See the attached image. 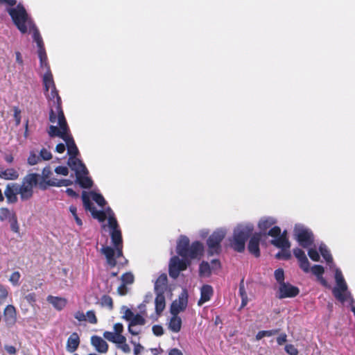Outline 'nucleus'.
Masks as SVG:
<instances>
[{
  "instance_id": "nucleus-64",
  "label": "nucleus",
  "mask_w": 355,
  "mask_h": 355,
  "mask_svg": "<svg viewBox=\"0 0 355 355\" xmlns=\"http://www.w3.org/2000/svg\"><path fill=\"white\" fill-rule=\"evenodd\" d=\"M168 355H183V354L179 349H173L171 350Z\"/></svg>"
},
{
  "instance_id": "nucleus-12",
  "label": "nucleus",
  "mask_w": 355,
  "mask_h": 355,
  "mask_svg": "<svg viewBox=\"0 0 355 355\" xmlns=\"http://www.w3.org/2000/svg\"><path fill=\"white\" fill-rule=\"evenodd\" d=\"M279 298L293 297L299 293V289L289 284L282 283L279 285Z\"/></svg>"
},
{
  "instance_id": "nucleus-58",
  "label": "nucleus",
  "mask_w": 355,
  "mask_h": 355,
  "mask_svg": "<svg viewBox=\"0 0 355 355\" xmlns=\"http://www.w3.org/2000/svg\"><path fill=\"white\" fill-rule=\"evenodd\" d=\"M5 349L10 354H15L16 353L15 347L12 345H6Z\"/></svg>"
},
{
  "instance_id": "nucleus-9",
  "label": "nucleus",
  "mask_w": 355,
  "mask_h": 355,
  "mask_svg": "<svg viewBox=\"0 0 355 355\" xmlns=\"http://www.w3.org/2000/svg\"><path fill=\"white\" fill-rule=\"evenodd\" d=\"M294 236L299 244L304 248L311 247L314 240L313 234L311 230L302 224L295 225Z\"/></svg>"
},
{
  "instance_id": "nucleus-40",
  "label": "nucleus",
  "mask_w": 355,
  "mask_h": 355,
  "mask_svg": "<svg viewBox=\"0 0 355 355\" xmlns=\"http://www.w3.org/2000/svg\"><path fill=\"white\" fill-rule=\"evenodd\" d=\"M121 281L124 284H132L134 281V276L130 272H127L122 275Z\"/></svg>"
},
{
  "instance_id": "nucleus-19",
  "label": "nucleus",
  "mask_w": 355,
  "mask_h": 355,
  "mask_svg": "<svg viewBox=\"0 0 355 355\" xmlns=\"http://www.w3.org/2000/svg\"><path fill=\"white\" fill-rule=\"evenodd\" d=\"M213 288L209 285H204L200 289V298L198 302V306H202L204 303L210 300L213 295Z\"/></svg>"
},
{
  "instance_id": "nucleus-45",
  "label": "nucleus",
  "mask_w": 355,
  "mask_h": 355,
  "mask_svg": "<svg viewBox=\"0 0 355 355\" xmlns=\"http://www.w3.org/2000/svg\"><path fill=\"white\" fill-rule=\"evenodd\" d=\"M9 223L10 224L11 230L16 233L19 232V227L18 225L17 216H15L12 220L9 221Z\"/></svg>"
},
{
  "instance_id": "nucleus-27",
  "label": "nucleus",
  "mask_w": 355,
  "mask_h": 355,
  "mask_svg": "<svg viewBox=\"0 0 355 355\" xmlns=\"http://www.w3.org/2000/svg\"><path fill=\"white\" fill-rule=\"evenodd\" d=\"M16 216L15 213L6 207L0 208V220L8 222Z\"/></svg>"
},
{
  "instance_id": "nucleus-13",
  "label": "nucleus",
  "mask_w": 355,
  "mask_h": 355,
  "mask_svg": "<svg viewBox=\"0 0 355 355\" xmlns=\"http://www.w3.org/2000/svg\"><path fill=\"white\" fill-rule=\"evenodd\" d=\"M4 195L6 198L7 202L9 204L16 203L18 200V191L17 189V183H10L6 187Z\"/></svg>"
},
{
  "instance_id": "nucleus-57",
  "label": "nucleus",
  "mask_w": 355,
  "mask_h": 355,
  "mask_svg": "<svg viewBox=\"0 0 355 355\" xmlns=\"http://www.w3.org/2000/svg\"><path fill=\"white\" fill-rule=\"evenodd\" d=\"M132 343L135 345L134 354L135 355L139 354L143 350V347L140 344H136L133 341H132Z\"/></svg>"
},
{
  "instance_id": "nucleus-28",
  "label": "nucleus",
  "mask_w": 355,
  "mask_h": 355,
  "mask_svg": "<svg viewBox=\"0 0 355 355\" xmlns=\"http://www.w3.org/2000/svg\"><path fill=\"white\" fill-rule=\"evenodd\" d=\"M200 275L202 277H208L211 272V268L209 263L207 261H202L200 265Z\"/></svg>"
},
{
  "instance_id": "nucleus-56",
  "label": "nucleus",
  "mask_w": 355,
  "mask_h": 355,
  "mask_svg": "<svg viewBox=\"0 0 355 355\" xmlns=\"http://www.w3.org/2000/svg\"><path fill=\"white\" fill-rule=\"evenodd\" d=\"M239 294L241 297H243L247 295V293L245 289L243 279L241 280L239 285Z\"/></svg>"
},
{
  "instance_id": "nucleus-4",
  "label": "nucleus",
  "mask_w": 355,
  "mask_h": 355,
  "mask_svg": "<svg viewBox=\"0 0 355 355\" xmlns=\"http://www.w3.org/2000/svg\"><path fill=\"white\" fill-rule=\"evenodd\" d=\"M176 251L182 259L177 256L171 259L169 275L174 279L178 277L180 271L187 268L190 263V259H199L202 256L204 246L199 241H195L189 245V238L186 236H180L178 241Z\"/></svg>"
},
{
  "instance_id": "nucleus-53",
  "label": "nucleus",
  "mask_w": 355,
  "mask_h": 355,
  "mask_svg": "<svg viewBox=\"0 0 355 355\" xmlns=\"http://www.w3.org/2000/svg\"><path fill=\"white\" fill-rule=\"evenodd\" d=\"M153 331L155 336H162L163 334V328L159 325H155L153 327Z\"/></svg>"
},
{
  "instance_id": "nucleus-20",
  "label": "nucleus",
  "mask_w": 355,
  "mask_h": 355,
  "mask_svg": "<svg viewBox=\"0 0 355 355\" xmlns=\"http://www.w3.org/2000/svg\"><path fill=\"white\" fill-rule=\"evenodd\" d=\"M168 286L167 275L165 273L160 275L155 282V293H164Z\"/></svg>"
},
{
  "instance_id": "nucleus-3",
  "label": "nucleus",
  "mask_w": 355,
  "mask_h": 355,
  "mask_svg": "<svg viewBox=\"0 0 355 355\" xmlns=\"http://www.w3.org/2000/svg\"><path fill=\"white\" fill-rule=\"evenodd\" d=\"M60 116L56 119L53 114H51V122L56 123L57 125H51L48 131L51 137H59L66 143L69 158L68 165L76 173V180L83 188H90L92 186V180L87 176L88 171L85 164L76 157L79 151L72 137L69 134V127L67 125L64 113L57 109Z\"/></svg>"
},
{
  "instance_id": "nucleus-1",
  "label": "nucleus",
  "mask_w": 355,
  "mask_h": 355,
  "mask_svg": "<svg viewBox=\"0 0 355 355\" xmlns=\"http://www.w3.org/2000/svg\"><path fill=\"white\" fill-rule=\"evenodd\" d=\"M90 198L102 207L106 202L101 194L96 192L92 191L89 195L85 191L83 193L82 198L85 209L89 210L92 216L100 222L107 219V225H104L103 227L105 228L107 226L109 228L113 247L103 245L101 252L105 257L107 264L114 267L116 264V259L123 255V239L121 229L112 210L110 207L104 211L96 210L91 202Z\"/></svg>"
},
{
  "instance_id": "nucleus-63",
  "label": "nucleus",
  "mask_w": 355,
  "mask_h": 355,
  "mask_svg": "<svg viewBox=\"0 0 355 355\" xmlns=\"http://www.w3.org/2000/svg\"><path fill=\"white\" fill-rule=\"evenodd\" d=\"M241 297V307H244L245 306L247 305V304L248 302V295H244L243 297Z\"/></svg>"
},
{
  "instance_id": "nucleus-41",
  "label": "nucleus",
  "mask_w": 355,
  "mask_h": 355,
  "mask_svg": "<svg viewBox=\"0 0 355 355\" xmlns=\"http://www.w3.org/2000/svg\"><path fill=\"white\" fill-rule=\"evenodd\" d=\"M86 321H88L91 324H96L97 318L96 317L95 313L93 311H88L86 314Z\"/></svg>"
},
{
  "instance_id": "nucleus-7",
  "label": "nucleus",
  "mask_w": 355,
  "mask_h": 355,
  "mask_svg": "<svg viewBox=\"0 0 355 355\" xmlns=\"http://www.w3.org/2000/svg\"><path fill=\"white\" fill-rule=\"evenodd\" d=\"M39 176L37 173H29L23 178L21 184L17 183L18 194L21 200H28L32 198L33 189L38 183Z\"/></svg>"
},
{
  "instance_id": "nucleus-35",
  "label": "nucleus",
  "mask_w": 355,
  "mask_h": 355,
  "mask_svg": "<svg viewBox=\"0 0 355 355\" xmlns=\"http://www.w3.org/2000/svg\"><path fill=\"white\" fill-rule=\"evenodd\" d=\"M311 270L312 273L317 277V278L322 276V274L324 273V268L320 265H314L311 268Z\"/></svg>"
},
{
  "instance_id": "nucleus-47",
  "label": "nucleus",
  "mask_w": 355,
  "mask_h": 355,
  "mask_svg": "<svg viewBox=\"0 0 355 355\" xmlns=\"http://www.w3.org/2000/svg\"><path fill=\"white\" fill-rule=\"evenodd\" d=\"M55 172L59 175H67L69 170L67 166H58L55 168Z\"/></svg>"
},
{
  "instance_id": "nucleus-2",
  "label": "nucleus",
  "mask_w": 355,
  "mask_h": 355,
  "mask_svg": "<svg viewBox=\"0 0 355 355\" xmlns=\"http://www.w3.org/2000/svg\"><path fill=\"white\" fill-rule=\"evenodd\" d=\"M7 10L12 17L14 24L22 33H26L28 29L33 32V40L36 43L38 49L37 53L42 71V76L44 90L45 92H49L51 89L55 87V85L50 67L47 62V55L44 46L43 40L38 29L29 17L24 7L21 4H18L14 8H9Z\"/></svg>"
},
{
  "instance_id": "nucleus-5",
  "label": "nucleus",
  "mask_w": 355,
  "mask_h": 355,
  "mask_svg": "<svg viewBox=\"0 0 355 355\" xmlns=\"http://www.w3.org/2000/svg\"><path fill=\"white\" fill-rule=\"evenodd\" d=\"M253 230L254 226L250 223L238 225L230 239L231 247L239 252H243L245 250V241Z\"/></svg>"
},
{
  "instance_id": "nucleus-10",
  "label": "nucleus",
  "mask_w": 355,
  "mask_h": 355,
  "mask_svg": "<svg viewBox=\"0 0 355 355\" xmlns=\"http://www.w3.org/2000/svg\"><path fill=\"white\" fill-rule=\"evenodd\" d=\"M49 91L50 92H46V96L53 103L49 116V120L51 121V116L52 114L56 119H58L60 116L59 112L57 111L58 108H59V111H60L62 113H63V112L61 108V99L58 95L56 88L54 87L51 89Z\"/></svg>"
},
{
  "instance_id": "nucleus-26",
  "label": "nucleus",
  "mask_w": 355,
  "mask_h": 355,
  "mask_svg": "<svg viewBox=\"0 0 355 355\" xmlns=\"http://www.w3.org/2000/svg\"><path fill=\"white\" fill-rule=\"evenodd\" d=\"M182 325V320L178 315H173L170 322H169V329L173 332H178L181 329Z\"/></svg>"
},
{
  "instance_id": "nucleus-43",
  "label": "nucleus",
  "mask_w": 355,
  "mask_h": 355,
  "mask_svg": "<svg viewBox=\"0 0 355 355\" xmlns=\"http://www.w3.org/2000/svg\"><path fill=\"white\" fill-rule=\"evenodd\" d=\"M40 159L49 160L52 157V155L50 151L45 148H42L40 152Z\"/></svg>"
},
{
  "instance_id": "nucleus-38",
  "label": "nucleus",
  "mask_w": 355,
  "mask_h": 355,
  "mask_svg": "<svg viewBox=\"0 0 355 355\" xmlns=\"http://www.w3.org/2000/svg\"><path fill=\"white\" fill-rule=\"evenodd\" d=\"M275 279L279 282V285H281L282 283L284 282V270L282 268H278L275 271Z\"/></svg>"
},
{
  "instance_id": "nucleus-48",
  "label": "nucleus",
  "mask_w": 355,
  "mask_h": 355,
  "mask_svg": "<svg viewBox=\"0 0 355 355\" xmlns=\"http://www.w3.org/2000/svg\"><path fill=\"white\" fill-rule=\"evenodd\" d=\"M73 315L79 322H84L87 320L85 314L82 311H76Z\"/></svg>"
},
{
  "instance_id": "nucleus-52",
  "label": "nucleus",
  "mask_w": 355,
  "mask_h": 355,
  "mask_svg": "<svg viewBox=\"0 0 355 355\" xmlns=\"http://www.w3.org/2000/svg\"><path fill=\"white\" fill-rule=\"evenodd\" d=\"M137 325H132V324L129 323L128 325V331L132 335H137L140 332V329L136 327Z\"/></svg>"
},
{
  "instance_id": "nucleus-59",
  "label": "nucleus",
  "mask_w": 355,
  "mask_h": 355,
  "mask_svg": "<svg viewBox=\"0 0 355 355\" xmlns=\"http://www.w3.org/2000/svg\"><path fill=\"white\" fill-rule=\"evenodd\" d=\"M211 263V270L219 268L220 267V263L218 259L212 260Z\"/></svg>"
},
{
  "instance_id": "nucleus-24",
  "label": "nucleus",
  "mask_w": 355,
  "mask_h": 355,
  "mask_svg": "<svg viewBox=\"0 0 355 355\" xmlns=\"http://www.w3.org/2000/svg\"><path fill=\"white\" fill-rule=\"evenodd\" d=\"M103 337L110 342L113 343H121L126 342V338L123 335H116L114 332L105 331Z\"/></svg>"
},
{
  "instance_id": "nucleus-44",
  "label": "nucleus",
  "mask_w": 355,
  "mask_h": 355,
  "mask_svg": "<svg viewBox=\"0 0 355 355\" xmlns=\"http://www.w3.org/2000/svg\"><path fill=\"white\" fill-rule=\"evenodd\" d=\"M285 351L289 355H297L298 350L293 345H286L285 346Z\"/></svg>"
},
{
  "instance_id": "nucleus-60",
  "label": "nucleus",
  "mask_w": 355,
  "mask_h": 355,
  "mask_svg": "<svg viewBox=\"0 0 355 355\" xmlns=\"http://www.w3.org/2000/svg\"><path fill=\"white\" fill-rule=\"evenodd\" d=\"M55 150L59 153H62L65 150V145L63 144H59L56 146Z\"/></svg>"
},
{
  "instance_id": "nucleus-61",
  "label": "nucleus",
  "mask_w": 355,
  "mask_h": 355,
  "mask_svg": "<svg viewBox=\"0 0 355 355\" xmlns=\"http://www.w3.org/2000/svg\"><path fill=\"white\" fill-rule=\"evenodd\" d=\"M26 299L29 303L34 302L35 301V295L34 293H29L26 296Z\"/></svg>"
},
{
  "instance_id": "nucleus-42",
  "label": "nucleus",
  "mask_w": 355,
  "mask_h": 355,
  "mask_svg": "<svg viewBox=\"0 0 355 355\" xmlns=\"http://www.w3.org/2000/svg\"><path fill=\"white\" fill-rule=\"evenodd\" d=\"M8 294V292L6 287L0 285V304H3L6 301Z\"/></svg>"
},
{
  "instance_id": "nucleus-37",
  "label": "nucleus",
  "mask_w": 355,
  "mask_h": 355,
  "mask_svg": "<svg viewBox=\"0 0 355 355\" xmlns=\"http://www.w3.org/2000/svg\"><path fill=\"white\" fill-rule=\"evenodd\" d=\"M52 174V171L51 170V168L49 166H46L44 168L42 172V178L44 182H45L47 184V181H49L50 179V176Z\"/></svg>"
},
{
  "instance_id": "nucleus-29",
  "label": "nucleus",
  "mask_w": 355,
  "mask_h": 355,
  "mask_svg": "<svg viewBox=\"0 0 355 355\" xmlns=\"http://www.w3.org/2000/svg\"><path fill=\"white\" fill-rule=\"evenodd\" d=\"M72 183V181L70 180H58L57 179L53 178L52 180H49L47 181V184L49 186H56V187H67L70 185Z\"/></svg>"
},
{
  "instance_id": "nucleus-34",
  "label": "nucleus",
  "mask_w": 355,
  "mask_h": 355,
  "mask_svg": "<svg viewBox=\"0 0 355 355\" xmlns=\"http://www.w3.org/2000/svg\"><path fill=\"white\" fill-rule=\"evenodd\" d=\"M308 254L311 259L314 261H318L320 259V254L316 250V246L314 245V248H311L308 251Z\"/></svg>"
},
{
  "instance_id": "nucleus-51",
  "label": "nucleus",
  "mask_w": 355,
  "mask_h": 355,
  "mask_svg": "<svg viewBox=\"0 0 355 355\" xmlns=\"http://www.w3.org/2000/svg\"><path fill=\"white\" fill-rule=\"evenodd\" d=\"M114 331L116 335H122L123 331V326L121 323H116L114 325Z\"/></svg>"
},
{
  "instance_id": "nucleus-46",
  "label": "nucleus",
  "mask_w": 355,
  "mask_h": 355,
  "mask_svg": "<svg viewBox=\"0 0 355 355\" xmlns=\"http://www.w3.org/2000/svg\"><path fill=\"white\" fill-rule=\"evenodd\" d=\"M20 278V273L17 271L14 272L10 277L9 281L13 285H17Z\"/></svg>"
},
{
  "instance_id": "nucleus-16",
  "label": "nucleus",
  "mask_w": 355,
  "mask_h": 355,
  "mask_svg": "<svg viewBox=\"0 0 355 355\" xmlns=\"http://www.w3.org/2000/svg\"><path fill=\"white\" fill-rule=\"evenodd\" d=\"M277 223V220L271 216H263L259 221L258 227L261 231L259 234L265 235L266 230Z\"/></svg>"
},
{
  "instance_id": "nucleus-21",
  "label": "nucleus",
  "mask_w": 355,
  "mask_h": 355,
  "mask_svg": "<svg viewBox=\"0 0 355 355\" xmlns=\"http://www.w3.org/2000/svg\"><path fill=\"white\" fill-rule=\"evenodd\" d=\"M80 343L79 336L76 333H73L68 338L67 349L69 352H73L76 350Z\"/></svg>"
},
{
  "instance_id": "nucleus-6",
  "label": "nucleus",
  "mask_w": 355,
  "mask_h": 355,
  "mask_svg": "<svg viewBox=\"0 0 355 355\" xmlns=\"http://www.w3.org/2000/svg\"><path fill=\"white\" fill-rule=\"evenodd\" d=\"M268 235L275 238L271 241L272 244L282 250V252L277 254L276 257L281 259H290L291 255L288 249L291 245L286 236V232L284 231L282 234L280 227L275 226L268 231Z\"/></svg>"
},
{
  "instance_id": "nucleus-55",
  "label": "nucleus",
  "mask_w": 355,
  "mask_h": 355,
  "mask_svg": "<svg viewBox=\"0 0 355 355\" xmlns=\"http://www.w3.org/2000/svg\"><path fill=\"white\" fill-rule=\"evenodd\" d=\"M125 285L126 284L123 283L122 285L118 287L117 291L119 295H124L127 293V288Z\"/></svg>"
},
{
  "instance_id": "nucleus-15",
  "label": "nucleus",
  "mask_w": 355,
  "mask_h": 355,
  "mask_svg": "<svg viewBox=\"0 0 355 355\" xmlns=\"http://www.w3.org/2000/svg\"><path fill=\"white\" fill-rule=\"evenodd\" d=\"M261 239V234H254L250 239L248 250L250 253L258 257L260 255L259 242Z\"/></svg>"
},
{
  "instance_id": "nucleus-8",
  "label": "nucleus",
  "mask_w": 355,
  "mask_h": 355,
  "mask_svg": "<svg viewBox=\"0 0 355 355\" xmlns=\"http://www.w3.org/2000/svg\"><path fill=\"white\" fill-rule=\"evenodd\" d=\"M227 234V230L221 227L216 229L208 238L207 244L209 255L218 254L221 252V241Z\"/></svg>"
},
{
  "instance_id": "nucleus-17",
  "label": "nucleus",
  "mask_w": 355,
  "mask_h": 355,
  "mask_svg": "<svg viewBox=\"0 0 355 355\" xmlns=\"http://www.w3.org/2000/svg\"><path fill=\"white\" fill-rule=\"evenodd\" d=\"M91 343L98 352L106 353L107 352L108 345L101 337L93 336L91 338Z\"/></svg>"
},
{
  "instance_id": "nucleus-11",
  "label": "nucleus",
  "mask_w": 355,
  "mask_h": 355,
  "mask_svg": "<svg viewBox=\"0 0 355 355\" xmlns=\"http://www.w3.org/2000/svg\"><path fill=\"white\" fill-rule=\"evenodd\" d=\"M188 294L183 291L179 295L178 300L173 302L171 306V313L172 315H178L180 312L184 311L187 306Z\"/></svg>"
},
{
  "instance_id": "nucleus-62",
  "label": "nucleus",
  "mask_w": 355,
  "mask_h": 355,
  "mask_svg": "<svg viewBox=\"0 0 355 355\" xmlns=\"http://www.w3.org/2000/svg\"><path fill=\"white\" fill-rule=\"evenodd\" d=\"M16 0H0V3H6L9 6H14L16 4Z\"/></svg>"
},
{
  "instance_id": "nucleus-50",
  "label": "nucleus",
  "mask_w": 355,
  "mask_h": 355,
  "mask_svg": "<svg viewBox=\"0 0 355 355\" xmlns=\"http://www.w3.org/2000/svg\"><path fill=\"white\" fill-rule=\"evenodd\" d=\"M118 347L120 348L123 352L125 353H130L131 349L130 346L125 342V343H117Z\"/></svg>"
},
{
  "instance_id": "nucleus-30",
  "label": "nucleus",
  "mask_w": 355,
  "mask_h": 355,
  "mask_svg": "<svg viewBox=\"0 0 355 355\" xmlns=\"http://www.w3.org/2000/svg\"><path fill=\"white\" fill-rule=\"evenodd\" d=\"M279 329H272V330H266V331H260L256 335V339L259 340L262 339L263 337H270L272 336L276 335L279 333Z\"/></svg>"
},
{
  "instance_id": "nucleus-36",
  "label": "nucleus",
  "mask_w": 355,
  "mask_h": 355,
  "mask_svg": "<svg viewBox=\"0 0 355 355\" xmlns=\"http://www.w3.org/2000/svg\"><path fill=\"white\" fill-rule=\"evenodd\" d=\"M69 211L73 216V218L76 220L77 225L79 226H82L83 222L77 214V208L75 206L71 205L69 207Z\"/></svg>"
},
{
  "instance_id": "nucleus-22",
  "label": "nucleus",
  "mask_w": 355,
  "mask_h": 355,
  "mask_svg": "<svg viewBox=\"0 0 355 355\" xmlns=\"http://www.w3.org/2000/svg\"><path fill=\"white\" fill-rule=\"evenodd\" d=\"M47 301L51 304L55 309L60 311L64 308L67 304V300L62 297H54L49 295L47 297Z\"/></svg>"
},
{
  "instance_id": "nucleus-18",
  "label": "nucleus",
  "mask_w": 355,
  "mask_h": 355,
  "mask_svg": "<svg viewBox=\"0 0 355 355\" xmlns=\"http://www.w3.org/2000/svg\"><path fill=\"white\" fill-rule=\"evenodd\" d=\"M4 320L9 326L13 325L17 320L16 309L12 305H8L3 311Z\"/></svg>"
},
{
  "instance_id": "nucleus-31",
  "label": "nucleus",
  "mask_w": 355,
  "mask_h": 355,
  "mask_svg": "<svg viewBox=\"0 0 355 355\" xmlns=\"http://www.w3.org/2000/svg\"><path fill=\"white\" fill-rule=\"evenodd\" d=\"M146 320L139 313L135 314L132 320L130 321V324L132 325H144Z\"/></svg>"
},
{
  "instance_id": "nucleus-39",
  "label": "nucleus",
  "mask_w": 355,
  "mask_h": 355,
  "mask_svg": "<svg viewBox=\"0 0 355 355\" xmlns=\"http://www.w3.org/2000/svg\"><path fill=\"white\" fill-rule=\"evenodd\" d=\"M40 161V157L37 156L35 153L31 152L28 158V164L33 166Z\"/></svg>"
},
{
  "instance_id": "nucleus-33",
  "label": "nucleus",
  "mask_w": 355,
  "mask_h": 355,
  "mask_svg": "<svg viewBox=\"0 0 355 355\" xmlns=\"http://www.w3.org/2000/svg\"><path fill=\"white\" fill-rule=\"evenodd\" d=\"M101 304L103 306L108 307L110 309L113 307L112 299L108 295H103L101 297Z\"/></svg>"
},
{
  "instance_id": "nucleus-32",
  "label": "nucleus",
  "mask_w": 355,
  "mask_h": 355,
  "mask_svg": "<svg viewBox=\"0 0 355 355\" xmlns=\"http://www.w3.org/2000/svg\"><path fill=\"white\" fill-rule=\"evenodd\" d=\"M121 313H122L123 314L122 318L129 322L132 320V318L135 315V313L129 308H128L125 306H123L121 307Z\"/></svg>"
},
{
  "instance_id": "nucleus-49",
  "label": "nucleus",
  "mask_w": 355,
  "mask_h": 355,
  "mask_svg": "<svg viewBox=\"0 0 355 355\" xmlns=\"http://www.w3.org/2000/svg\"><path fill=\"white\" fill-rule=\"evenodd\" d=\"M287 341V336L285 333L280 334L277 338V343L279 345H284Z\"/></svg>"
},
{
  "instance_id": "nucleus-23",
  "label": "nucleus",
  "mask_w": 355,
  "mask_h": 355,
  "mask_svg": "<svg viewBox=\"0 0 355 355\" xmlns=\"http://www.w3.org/2000/svg\"><path fill=\"white\" fill-rule=\"evenodd\" d=\"M0 178L8 180H15L19 178L18 172L14 168H0Z\"/></svg>"
},
{
  "instance_id": "nucleus-54",
  "label": "nucleus",
  "mask_w": 355,
  "mask_h": 355,
  "mask_svg": "<svg viewBox=\"0 0 355 355\" xmlns=\"http://www.w3.org/2000/svg\"><path fill=\"white\" fill-rule=\"evenodd\" d=\"M14 117L16 121V125H19L21 121L20 110L17 107H15L14 109Z\"/></svg>"
},
{
  "instance_id": "nucleus-25",
  "label": "nucleus",
  "mask_w": 355,
  "mask_h": 355,
  "mask_svg": "<svg viewBox=\"0 0 355 355\" xmlns=\"http://www.w3.org/2000/svg\"><path fill=\"white\" fill-rule=\"evenodd\" d=\"M155 298V311L157 314H160L165 308V297L164 293H156Z\"/></svg>"
},
{
  "instance_id": "nucleus-14",
  "label": "nucleus",
  "mask_w": 355,
  "mask_h": 355,
  "mask_svg": "<svg viewBox=\"0 0 355 355\" xmlns=\"http://www.w3.org/2000/svg\"><path fill=\"white\" fill-rule=\"evenodd\" d=\"M293 254L300 263V267L305 272H309L310 271L309 262L304 252L300 248H295L293 250Z\"/></svg>"
}]
</instances>
